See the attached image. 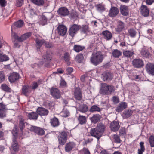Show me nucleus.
I'll list each match as a JSON object with an SVG mask.
<instances>
[{
  "instance_id": "58836bf2",
  "label": "nucleus",
  "mask_w": 154,
  "mask_h": 154,
  "mask_svg": "<svg viewBox=\"0 0 154 154\" xmlns=\"http://www.w3.org/2000/svg\"><path fill=\"white\" fill-rule=\"evenodd\" d=\"M128 32L129 35L131 37H134L136 34V32L133 29H131L128 30Z\"/></svg>"
},
{
  "instance_id": "412c9836",
  "label": "nucleus",
  "mask_w": 154,
  "mask_h": 154,
  "mask_svg": "<svg viewBox=\"0 0 154 154\" xmlns=\"http://www.w3.org/2000/svg\"><path fill=\"white\" fill-rule=\"evenodd\" d=\"M140 12L142 15L144 17H147L149 15V10L147 6L143 5L141 7Z\"/></svg>"
},
{
  "instance_id": "0eeeda50",
  "label": "nucleus",
  "mask_w": 154,
  "mask_h": 154,
  "mask_svg": "<svg viewBox=\"0 0 154 154\" xmlns=\"http://www.w3.org/2000/svg\"><path fill=\"white\" fill-rule=\"evenodd\" d=\"M133 65L137 68H140L144 66L143 61L140 59H135L132 61Z\"/></svg>"
},
{
  "instance_id": "c9c22d12",
  "label": "nucleus",
  "mask_w": 154,
  "mask_h": 154,
  "mask_svg": "<svg viewBox=\"0 0 154 154\" xmlns=\"http://www.w3.org/2000/svg\"><path fill=\"white\" fill-rule=\"evenodd\" d=\"M122 52L117 49L114 50L112 52V55L113 57L115 58H118L121 56Z\"/></svg>"
},
{
  "instance_id": "f8f14e48",
  "label": "nucleus",
  "mask_w": 154,
  "mask_h": 154,
  "mask_svg": "<svg viewBox=\"0 0 154 154\" xmlns=\"http://www.w3.org/2000/svg\"><path fill=\"white\" fill-rule=\"evenodd\" d=\"M119 10L118 9L115 7H112L110 9L108 15L110 17H114L119 13Z\"/></svg>"
},
{
  "instance_id": "09e8293b",
  "label": "nucleus",
  "mask_w": 154,
  "mask_h": 154,
  "mask_svg": "<svg viewBox=\"0 0 154 154\" xmlns=\"http://www.w3.org/2000/svg\"><path fill=\"white\" fill-rule=\"evenodd\" d=\"M70 58L69 53H65L64 55V59L69 65L70 64V63L69 62Z\"/></svg>"
},
{
  "instance_id": "a211bd4d",
  "label": "nucleus",
  "mask_w": 154,
  "mask_h": 154,
  "mask_svg": "<svg viewBox=\"0 0 154 154\" xmlns=\"http://www.w3.org/2000/svg\"><path fill=\"white\" fill-rule=\"evenodd\" d=\"M110 127L111 130L113 131H118L120 127L119 122L117 121H113L111 123Z\"/></svg>"
},
{
  "instance_id": "7ed1b4c3",
  "label": "nucleus",
  "mask_w": 154,
  "mask_h": 154,
  "mask_svg": "<svg viewBox=\"0 0 154 154\" xmlns=\"http://www.w3.org/2000/svg\"><path fill=\"white\" fill-rule=\"evenodd\" d=\"M12 134L14 137L13 138V142L11 145V147L15 151H17L19 150V146L16 141V137L17 135V127L15 125L12 130Z\"/></svg>"
},
{
  "instance_id": "69168bd1",
  "label": "nucleus",
  "mask_w": 154,
  "mask_h": 154,
  "mask_svg": "<svg viewBox=\"0 0 154 154\" xmlns=\"http://www.w3.org/2000/svg\"><path fill=\"white\" fill-rule=\"evenodd\" d=\"M45 45L46 47L50 48L53 47L54 45L51 43H49V42H47L45 41Z\"/></svg>"
},
{
  "instance_id": "72a5a7b5",
  "label": "nucleus",
  "mask_w": 154,
  "mask_h": 154,
  "mask_svg": "<svg viewBox=\"0 0 154 154\" xmlns=\"http://www.w3.org/2000/svg\"><path fill=\"white\" fill-rule=\"evenodd\" d=\"M50 122L51 125L54 127L57 126L59 125V122L58 119L54 117L51 119Z\"/></svg>"
},
{
  "instance_id": "0e129e2a",
  "label": "nucleus",
  "mask_w": 154,
  "mask_h": 154,
  "mask_svg": "<svg viewBox=\"0 0 154 154\" xmlns=\"http://www.w3.org/2000/svg\"><path fill=\"white\" fill-rule=\"evenodd\" d=\"M112 101L115 104H117L119 103V99L117 96H113L112 97Z\"/></svg>"
},
{
  "instance_id": "4468645a",
  "label": "nucleus",
  "mask_w": 154,
  "mask_h": 154,
  "mask_svg": "<svg viewBox=\"0 0 154 154\" xmlns=\"http://www.w3.org/2000/svg\"><path fill=\"white\" fill-rule=\"evenodd\" d=\"M57 12L59 15L62 16L68 15L69 13L68 9L66 7H63L58 9Z\"/></svg>"
},
{
  "instance_id": "5701e85b",
  "label": "nucleus",
  "mask_w": 154,
  "mask_h": 154,
  "mask_svg": "<svg viewBox=\"0 0 154 154\" xmlns=\"http://www.w3.org/2000/svg\"><path fill=\"white\" fill-rule=\"evenodd\" d=\"M35 42L36 47L37 50L39 49L45 43V41L44 39L38 38L36 39Z\"/></svg>"
},
{
  "instance_id": "c756f323",
  "label": "nucleus",
  "mask_w": 154,
  "mask_h": 154,
  "mask_svg": "<svg viewBox=\"0 0 154 154\" xmlns=\"http://www.w3.org/2000/svg\"><path fill=\"white\" fill-rule=\"evenodd\" d=\"M100 118V116L99 115H94L90 118L91 122L94 123H96L99 121Z\"/></svg>"
},
{
  "instance_id": "2f4dec72",
  "label": "nucleus",
  "mask_w": 154,
  "mask_h": 154,
  "mask_svg": "<svg viewBox=\"0 0 154 154\" xmlns=\"http://www.w3.org/2000/svg\"><path fill=\"white\" fill-rule=\"evenodd\" d=\"M101 110V109L96 105L92 106L89 109V111L92 113L96 112H100Z\"/></svg>"
},
{
  "instance_id": "ddd939ff",
  "label": "nucleus",
  "mask_w": 154,
  "mask_h": 154,
  "mask_svg": "<svg viewBox=\"0 0 154 154\" xmlns=\"http://www.w3.org/2000/svg\"><path fill=\"white\" fill-rule=\"evenodd\" d=\"M50 92L52 96L55 98H60L61 95L58 89L57 88H53L50 90Z\"/></svg>"
},
{
  "instance_id": "cd10ccee",
  "label": "nucleus",
  "mask_w": 154,
  "mask_h": 154,
  "mask_svg": "<svg viewBox=\"0 0 154 154\" xmlns=\"http://www.w3.org/2000/svg\"><path fill=\"white\" fill-rule=\"evenodd\" d=\"M27 117L30 120H36L38 119V115L35 112H33L29 113Z\"/></svg>"
},
{
  "instance_id": "774afa93",
  "label": "nucleus",
  "mask_w": 154,
  "mask_h": 154,
  "mask_svg": "<svg viewBox=\"0 0 154 154\" xmlns=\"http://www.w3.org/2000/svg\"><path fill=\"white\" fill-rule=\"evenodd\" d=\"M78 15L76 12H74L72 14V17L74 19H76L78 17Z\"/></svg>"
},
{
  "instance_id": "b1692460",
  "label": "nucleus",
  "mask_w": 154,
  "mask_h": 154,
  "mask_svg": "<svg viewBox=\"0 0 154 154\" xmlns=\"http://www.w3.org/2000/svg\"><path fill=\"white\" fill-rule=\"evenodd\" d=\"M127 104L125 102H121L119 104L116 109V111L118 112L122 111L124 109L127 107Z\"/></svg>"
},
{
  "instance_id": "3c124183",
  "label": "nucleus",
  "mask_w": 154,
  "mask_h": 154,
  "mask_svg": "<svg viewBox=\"0 0 154 154\" xmlns=\"http://www.w3.org/2000/svg\"><path fill=\"white\" fill-rule=\"evenodd\" d=\"M81 32L84 33H86L89 32V27L88 26L83 25L81 30Z\"/></svg>"
},
{
  "instance_id": "f3484780",
  "label": "nucleus",
  "mask_w": 154,
  "mask_h": 154,
  "mask_svg": "<svg viewBox=\"0 0 154 154\" xmlns=\"http://www.w3.org/2000/svg\"><path fill=\"white\" fill-rule=\"evenodd\" d=\"M102 35L103 38L106 41L110 40L112 36V33L108 30L103 31L102 32Z\"/></svg>"
},
{
  "instance_id": "4c0bfd02",
  "label": "nucleus",
  "mask_w": 154,
  "mask_h": 154,
  "mask_svg": "<svg viewBox=\"0 0 154 154\" xmlns=\"http://www.w3.org/2000/svg\"><path fill=\"white\" fill-rule=\"evenodd\" d=\"M97 10L100 12H102L105 11V9L103 5L98 4L96 5Z\"/></svg>"
},
{
  "instance_id": "7c9ffc66",
  "label": "nucleus",
  "mask_w": 154,
  "mask_h": 154,
  "mask_svg": "<svg viewBox=\"0 0 154 154\" xmlns=\"http://www.w3.org/2000/svg\"><path fill=\"white\" fill-rule=\"evenodd\" d=\"M88 109V106L85 104H82L79 107V110L81 112L85 113L86 112Z\"/></svg>"
},
{
  "instance_id": "8fccbe9b",
  "label": "nucleus",
  "mask_w": 154,
  "mask_h": 154,
  "mask_svg": "<svg viewBox=\"0 0 154 154\" xmlns=\"http://www.w3.org/2000/svg\"><path fill=\"white\" fill-rule=\"evenodd\" d=\"M41 82L42 81L41 80H39L36 82H34L32 85V89H35L36 88L38 87V85L41 84Z\"/></svg>"
},
{
  "instance_id": "6e6d98bb",
  "label": "nucleus",
  "mask_w": 154,
  "mask_h": 154,
  "mask_svg": "<svg viewBox=\"0 0 154 154\" xmlns=\"http://www.w3.org/2000/svg\"><path fill=\"white\" fill-rule=\"evenodd\" d=\"M149 141L151 147H154V137L151 136L149 138Z\"/></svg>"
},
{
  "instance_id": "de8ad7c7",
  "label": "nucleus",
  "mask_w": 154,
  "mask_h": 154,
  "mask_svg": "<svg viewBox=\"0 0 154 154\" xmlns=\"http://www.w3.org/2000/svg\"><path fill=\"white\" fill-rule=\"evenodd\" d=\"M9 58L8 57L4 54H1V56H0V61L3 62L9 60Z\"/></svg>"
},
{
  "instance_id": "a878e982",
  "label": "nucleus",
  "mask_w": 154,
  "mask_h": 154,
  "mask_svg": "<svg viewBox=\"0 0 154 154\" xmlns=\"http://www.w3.org/2000/svg\"><path fill=\"white\" fill-rule=\"evenodd\" d=\"M125 24L123 22L119 21L118 22L117 27L116 28V31L120 32L125 28Z\"/></svg>"
},
{
  "instance_id": "864d4df0",
  "label": "nucleus",
  "mask_w": 154,
  "mask_h": 154,
  "mask_svg": "<svg viewBox=\"0 0 154 154\" xmlns=\"http://www.w3.org/2000/svg\"><path fill=\"white\" fill-rule=\"evenodd\" d=\"M12 29H13V26H12L11 31H12ZM12 34H11V36H12V38H14V39H16V40H17L18 41H19V39H21V37H18L17 36V35L16 33L13 32H12Z\"/></svg>"
},
{
  "instance_id": "37998d69",
  "label": "nucleus",
  "mask_w": 154,
  "mask_h": 154,
  "mask_svg": "<svg viewBox=\"0 0 154 154\" xmlns=\"http://www.w3.org/2000/svg\"><path fill=\"white\" fill-rule=\"evenodd\" d=\"M24 22L21 20H20L15 22L14 23L15 26L17 27H22L24 25Z\"/></svg>"
},
{
  "instance_id": "ea45409f",
  "label": "nucleus",
  "mask_w": 154,
  "mask_h": 154,
  "mask_svg": "<svg viewBox=\"0 0 154 154\" xmlns=\"http://www.w3.org/2000/svg\"><path fill=\"white\" fill-rule=\"evenodd\" d=\"M134 51H131L127 50L123 51L124 55L128 57H131L134 54Z\"/></svg>"
},
{
  "instance_id": "5fc2aeb1",
  "label": "nucleus",
  "mask_w": 154,
  "mask_h": 154,
  "mask_svg": "<svg viewBox=\"0 0 154 154\" xmlns=\"http://www.w3.org/2000/svg\"><path fill=\"white\" fill-rule=\"evenodd\" d=\"M43 58L44 59L45 61H48L51 60L52 58V56L51 54H47V55L43 56Z\"/></svg>"
},
{
  "instance_id": "aec40b11",
  "label": "nucleus",
  "mask_w": 154,
  "mask_h": 154,
  "mask_svg": "<svg viewBox=\"0 0 154 154\" xmlns=\"http://www.w3.org/2000/svg\"><path fill=\"white\" fill-rule=\"evenodd\" d=\"M75 144L73 142H69L66 143L65 147L66 152H68L71 151L75 146Z\"/></svg>"
},
{
  "instance_id": "2eb2a0df",
  "label": "nucleus",
  "mask_w": 154,
  "mask_h": 154,
  "mask_svg": "<svg viewBox=\"0 0 154 154\" xmlns=\"http://www.w3.org/2000/svg\"><path fill=\"white\" fill-rule=\"evenodd\" d=\"M120 11L121 14L125 16L128 15L129 9L127 6L125 5H122L120 7Z\"/></svg>"
},
{
  "instance_id": "680f3d73",
  "label": "nucleus",
  "mask_w": 154,
  "mask_h": 154,
  "mask_svg": "<svg viewBox=\"0 0 154 154\" xmlns=\"http://www.w3.org/2000/svg\"><path fill=\"white\" fill-rule=\"evenodd\" d=\"M20 127L21 130L22 131L24 125V120L22 119H20Z\"/></svg>"
},
{
  "instance_id": "13d9d810",
  "label": "nucleus",
  "mask_w": 154,
  "mask_h": 154,
  "mask_svg": "<svg viewBox=\"0 0 154 154\" xmlns=\"http://www.w3.org/2000/svg\"><path fill=\"white\" fill-rule=\"evenodd\" d=\"M113 138L114 140L117 143H119L120 142V140L119 136L116 134H115L113 135Z\"/></svg>"
},
{
  "instance_id": "6e6552de",
  "label": "nucleus",
  "mask_w": 154,
  "mask_h": 154,
  "mask_svg": "<svg viewBox=\"0 0 154 154\" xmlns=\"http://www.w3.org/2000/svg\"><path fill=\"white\" fill-rule=\"evenodd\" d=\"M91 135L97 139H99L101 137L102 134L96 128H92L90 131Z\"/></svg>"
},
{
  "instance_id": "603ef678",
  "label": "nucleus",
  "mask_w": 154,
  "mask_h": 154,
  "mask_svg": "<svg viewBox=\"0 0 154 154\" xmlns=\"http://www.w3.org/2000/svg\"><path fill=\"white\" fill-rule=\"evenodd\" d=\"M2 88L5 91L10 92L11 89L6 84H3L2 85Z\"/></svg>"
},
{
  "instance_id": "a18cd8bd",
  "label": "nucleus",
  "mask_w": 154,
  "mask_h": 154,
  "mask_svg": "<svg viewBox=\"0 0 154 154\" xmlns=\"http://www.w3.org/2000/svg\"><path fill=\"white\" fill-rule=\"evenodd\" d=\"M31 1L34 4L39 6L42 5L44 2L43 0H31Z\"/></svg>"
},
{
  "instance_id": "dca6fc26",
  "label": "nucleus",
  "mask_w": 154,
  "mask_h": 154,
  "mask_svg": "<svg viewBox=\"0 0 154 154\" xmlns=\"http://www.w3.org/2000/svg\"><path fill=\"white\" fill-rule=\"evenodd\" d=\"M58 34L60 35L64 36L65 35L67 32V28L62 25L59 26L57 28Z\"/></svg>"
},
{
  "instance_id": "39448f33",
  "label": "nucleus",
  "mask_w": 154,
  "mask_h": 154,
  "mask_svg": "<svg viewBox=\"0 0 154 154\" xmlns=\"http://www.w3.org/2000/svg\"><path fill=\"white\" fill-rule=\"evenodd\" d=\"M59 143L60 145H63L67 140V134L65 132H63L59 134L58 137Z\"/></svg>"
},
{
  "instance_id": "bb28decb",
  "label": "nucleus",
  "mask_w": 154,
  "mask_h": 154,
  "mask_svg": "<svg viewBox=\"0 0 154 154\" xmlns=\"http://www.w3.org/2000/svg\"><path fill=\"white\" fill-rule=\"evenodd\" d=\"M6 107L5 106L0 103V118H3L6 116Z\"/></svg>"
},
{
  "instance_id": "1a4fd4ad",
  "label": "nucleus",
  "mask_w": 154,
  "mask_h": 154,
  "mask_svg": "<svg viewBox=\"0 0 154 154\" xmlns=\"http://www.w3.org/2000/svg\"><path fill=\"white\" fill-rule=\"evenodd\" d=\"M74 94L75 98L76 100H80L82 98V94L79 87L75 88L74 89Z\"/></svg>"
},
{
  "instance_id": "20e7f679",
  "label": "nucleus",
  "mask_w": 154,
  "mask_h": 154,
  "mask_svg": "<svg viewBox=\"0 0 154 154\" xmlns=\"http://www.w3.org/2000/svg\"><path fill=\"white\" fill-rule=\"evenodd\" d=\"M81 28L80 25L74 24L71 26L69 29V35L72 37H73L78 32V31Z\"/></svg>"
},
{
  "instance_id": "c03bdc74",
  "label": "nucleus",
  "mask_w": 154,
  "mask_h": 154,
  "mask_svg": "<svg viewBox=\"0 0 154 154\" xmlns=\"http://www.w3.org/2000/svg\"><path fill=\"white\" fill-rule=\"evenodd\" d=\"M74 49L76 52H79L82 50L84 47L79 45H75L74 46Z\"/></svg>"
},
{
  "instance_id": "49530a36",
  "label": "nucleus",
  "mask_w": 154,
  "mask_h": 154,
  "mask_svg": "<svg viewBox=\"0 0 154 154\" xmlns=\"http://www.w3.org/2000/svg\"><path fill=\"white\" fill-rule=\"evenodd\" d=\"M61 115L62 116L65 117H68L69 115V112L68 110L66 109H64L61 112Z\"/></svg>"
},
{
  "instance_id": "4d7b16f0",
  "label": "nucleus",
  "mask_w": 154,
  "mask_h": 154,
  "mask_svg": "<svg viewBox=\"0 0 154 154\" xmlns=\"http://www.w3.org/2000/svg\"><path fill=\"white\" fill-rule=\"evenodd\" d=\"M132 112L131 110H128L124 112V114L125 118L129 117L132 114Z\"/></svg>"
},
{
  "instance_id": "a19ab883",
  "label": "nucleus",
  "mask_w": 154,
  "mask_h": 154,
  "mask_svg": "<svg viewBox=\"0 0 154 154\" xmlns=\"http://www.w3.org/2000/svg\"><path fill=\"white\" fill-rule=\"evenodd\" d=\"M140 149H138V154H142L145 150V148L144 146V143L141 142L140 143Z\"/></svg>"
},
{
  "instance_id": "4be33fe9",
  "label": "nucleus",
  "mask_w": 154,
  "mask_h": 154,
  "mask_svg": "<svg viewBox=\"0 0 154 154\" xmlns=\"http://www.w3.org/2000/svg\"><path fill=\"white\" fill-rule=\"evenodd\" d=\"M140 55L143 57H148L150 55L148 49L145 47H144L141 49L140 52Z\"/></svg>"
},
{
  "instance_id": "052dcab7",
  "label": "nucleus",
  "mask_w": 154,
  "mask_h": 154,
  "mask_svg": "<svg viewBox=\"0 0 154 154\" xmlns=\"http://www.w3.org/2000/svg\"><path fill=\"white\" fill-rule=\"evenodd\" d=\"M48 20V18L44 15H42V16L41 21L43 22L42 24L44 25L47 22Z\"/></svg>"
},
{
  "instance_id": "e433bc0d",
  "label": "nucleus",
  "mask_w": 154,
  "mask_h": 154,
  "mask_svg": "<svg viewBox=\"0 0 154 154\" xmlns=\"http://www.w3.org/2000/svg\"><path fill=\"white\" fill-rule=\"evenodd\" d=\"M31 33L30 32L26 33L22 35L21 37V39H19V41H23L28 38L31 35Z\"/></svg>"
},
{
  "instance_id": "c85d7f7f",
  "label": "nucleus",
  "mask_w": 154,
  "mask_h": 154,
  "mask_svg": "<svg viewBox=\"0 0 154 154\" xmlns=\"http://www.w3.org/2000/svg\"><path fill=\"white\" fill-rule=\"evenodd\" d=\"M105 125L102 123H100L97 124L96 128L101 134L104 132L105 129Z\"/></svg>"
},
{
  "instance_id": "393cba45",
  "label": "nucleus",
  "mask_w": 154,
  "mask_h": 154,
  "mask_svg": "<svg viewBox=\"0 0 154 154\" xmlns=\"http://www.w3.org/2000/svg\"><path fill=\"white\" fill-rule=\"evenodd\" d=\"M19 78V75L18 73L16 72H13L11 74L9 77V81L12 82L17 80Z\"/></svg>"
},
{
  "instance_id": "9b49d317",
  "label": "nucleus",
  "mask_w": 154,
  "mask_h": 154,
  "mask_svg": "<svg viewBox=\"0 0 154 154\" xmlns=\"http://www.w3.org/2000/svg\"><path fill=\"white\" fill-rule=\"evenodd\" d=\"M101 78L104 81H109L112 79L113 75L112 74L109 72H105L102 75Z\"/></svg>"
},
{
  "instance_id": "9d476101",
  "label": "nucleus",
  "mask_w": 154,
  "mask_h": 154,
  "mask_svg": "<svg viewBox=\"0 0 154 154\" xmlns=\"http://www.w3.org/2000/svg\"><path fill=\"white\" fill-rule=\"evenodd\" d=\"M146 69L149 74L154 75V64L149 63H147L146 66Z\"/></svg>"
},
{
  "instance_id": "f03ea898",
  "label": "nucleus",
  "mask_w": 154,
  "mask_h": 154,
  "mask_svg": "<svg viewBox=\"0 0 154 154\" xmlns=\"http://www.w3.org/2000/svg\"><path fill=\"white\" fill-rule=\"evenodd\" d=\"M103 57L100 52L93 53L90 58L91 63L95 65H97L102 62Z\"/></svg>"
},
{
  "instance_id": "f704fd0d",
  "label": "nucleus",
  "mask_w": 154,
  "mask_h": 154,
  "mask_svg": "<svg viewBox=\"0 0 154 154\" xmlns=\"http://www.w3.org/2000/svg\"><path fill=\"white\" fill-rule=\"evenodd\" d=\"M78 119L79 123L81 125L85 124L86 122V118L84 116L79 115Z\"/></svg>"
},
{
  "instance_id": "338daca9",
  "label": "nucleus",
  "mask_w": 154,
  "mask_h": 154,
  "mask_svg": "<svg viewBox=\"0 0 154 154\" xmlns=\"http://www.w3.org/2000/svg\"><path fill=\"white\" fill-rule=\"evenodd\" d=\"M5 79V76L2 72H0V83L3 81Z\"/></svg>"
},
{
  "instance_id": "e2e57ef3",
  "label": "nucleus",
  "mask_w": 154,
  "mask_h": 154,
  "mask_svg": "<svg viewBox=\"0 0 154 154\" xmlns=\"http://www.w3.org/2000/svg\"><path fill=\"white\" fill-rule=\"evenodd\" d=\"M60 85L61 86L65 87L66 86V83L65 80L62 79L60 81Z\"/></svg>"
},
{
  "instance_id": "473e14b6",
  "label": "nucleus",
  "mask_w": 154,
  "mask_h": 154,
  "mask_svg": "<svg viewBox=\"0 0 154 154\" xmlns=\"http://www.w3.org/2000/svg\"><path fill=\"white\" fill-rule=\"evenodd\" d=\"M30 92V89L28 85H24L22 88L23 93L26 96Z\"/></svg>"
},
{
  "instance_id": "f257e3e1",
  "label": "nucleus",
  "mask_w": 154,
  "mask_h": 154,
  "mask_svg": "<svg viewBox=\"0 0 154 154\" xmlns=\"http://www.w3.org/2000/svg\"><path fill=\"white\" fill-rule=\"evenodd\" d=\"M114 87L111 85L103 83L101 84L100 90V93L103 95H109L114 92Z\"/></svg>"
},
{
  "instance_id": "bf43d9fd",
  "label": "nucleus",
  "mask_w": 154,
  "mask_h": 154,
  "mask_svg": "<svg viewBox=\"0 0 154 154\" xmlns=\"http://www.w3.org/2000/svg\"><path fill=\"white\" fill-rule=\"evenodd\" d=\"M80 154H90L88 149L85 148H84L82 151L80 152Z\"/></svg>"
},
{
  "instance_id": "79ce46f5",
  "label": "nucleus",
  "mask_w": 154,
  "mask_h": 154,
  "mask_svg": "<svg viewBox=\"0 0 154 154\" xmlns=\"http://www.w3.org/2000/svg\"><path fill=\"white\" fill-rule=\"evenodd\" d=\"M84 58L83 55L81 54H79L75 58V61L81 63L82 62Z\"/></svg>"
},
{
  "instance_id": "6ab92c4d",
  "label": "nucleus",
  "mask_w": 154,
  "mask_h": 154,
  "mask_svg": "<svg viewBox=\"0 0 154 154\" xmlns=\"http://www.w3.org/2000/svg\"><path fill=\"white\" fill-rule=\"evenodd\" d=\"M36 112L38 114L41 116L47 115L48 113V111L47 109L42 107L38 108Z\"/></svg>"
},
{
  "instance_id": "423d86ee",
  "label": "nucleus",
  "mask_w": 154,
  "mask_h": 154,
  "mask_svg": "<svg viewBox=\"0 0 154 154\" xmlns=\"http://www.w3.org/2000/svg\"><path fill=\"white\" fill-rule=\"evenodd\" d=\"M30 130L39 135H43L45 134L44 130L39 127L32 126L30 128Z\"/></svg>"
}]
</instances>
